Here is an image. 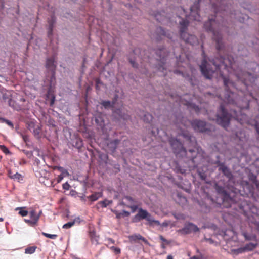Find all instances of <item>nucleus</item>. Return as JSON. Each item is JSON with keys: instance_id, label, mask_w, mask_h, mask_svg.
Here are the masks:
<instances>
[{"instance_id": "69168bd1", "label": "nucleus", "mask_w": 259, "mask_h": 259, "mask_svg": "<svg viewBox=\"0 0 259 259\" xmlns=\"http://www.w3.org/2000/svg\"><path fill=\"white\" fill-rule=\"evenodd\" d=\"M62 187L64 190H68L70 187V186L68 182H66L63 184Z\"/></svg>"}, {"instance_id": "49530a36", "label": "nucleus", "mask_w": 259, "mask_h": 259, "mask_svg": "<svg viewBox=\"0 0 259 259\" xmlns=\"http://www.w3.org/2000/svg\"><path fill=\"white\" fill-rule=\"evenodd\" d=\"M232 252L235 254L236 255H238L239 254H242L245 252H246L244 247H239L236 249H232Z\"/></svg>"}, {"instance_id": "b1692460", "label": "nucleus", "mask_w": 259, "mask_h": 259, "mask_svg": "<svg viewBox=\"0 0 259 259\" xmlns=\"http://www.w3.org/2000/svg\"><path fill=\"white\" fill-rule=\"evenodd\" d=\"M179 18L181 19V21L179 22V34H181L186 32L188 27L189 25V21L185 18H183L180 16Z\"/></svg>"}, {"instance_id": "5fc2aeb1", "label": "nucleus", "mask_w": 259, "mask_h": 259, "mask_svg": "<svg viewBox=\"0 0 259 259\" xmlns=\"http://www.w3.org/2000/svg\"><path fill=\"white\" fill-rule=\"evenodd\" d=\"M52 92V91H50L49 92V95H48V94H47V95L48 98H49L50 96L51 97L50 103L51 106H52L53 105H54L55 101V96L53 94L51 93Z\"/></svg>"}, {"instance_id": "3c124183", "label": "nucleus", "mask_w": 259, "mask_h": 259, "mask_svg": "<svg viewBox=\"0 0 259 259\" xmlns=\"http://www.w3.org/2000/svg\"><path fill=\"white\" fill-rule=\"evenodd\" d=\"M99 158L105 163H107L108 159V156L107 154L104 153H101L99 155Z\"/></svg>"}, {"instance_id": "680f3d73", "label": "nucleus", "mask_w": 259, "mask_h": 259, "mask_svg": "<svg viewBox=\"0 0 259 259\" xmlns=\"http://www.w3.org/2000/svg\"><path fill=\"white\" fill-rule=\"evenodd\" d=\"M118 98H119L118 95L117 94H115L112 101H111V104L114 107L115 104L117 102Z\"/></svg>"}, {"instance_id": "0eeeda50", "label": "nucleus", "mask_w": 259, "mask_h": 259, "mask_svg": "<svg viewBox=\"0 0 259 259\" xmlns=\"http://www.w3.org/2000/svg\"><path fill=\"white\" fill-rule=\"evenodd\" d=\"M214 188L217 193L218 197H220L222 203L230 202L233 201V198L228 189L224 187L215 184Z\"/></svg>"}, {"instance_id": "4468645a", "label": "nucleus", "mask_w": 259, "mask_h": 259, "mask_svg": "<svg viewBox=\"0 0 259 259\" xmlns=\"http://www.w3.org/2000/svg\"><path fill=\"white\" fill-rule=\"evenodd\" d=\"M225 57L221 55H218L215 56L211 60H210V62L215 67V71H220L221 67L223 66L224 68H226L227 65L225 62Z\"/></svg>"}, {"instance_id": "473e14b6", "label": "nucleus", "mask_w": 259, "mask_h": 259, "mask_svg": "<svg viewBox=\"0 0 259 259\" xmlns=\"http://www.w3.org/2000/svg\"><path fill=\"white\" fill-rule=\"evenodd\" d=\"M250 106V101L247 99H243L238 105L241 110H248Z\"/></svg>"}, {"instance_id": "cd10ccee", "label": "nucleus", "mask_w": 259, "mask_h": 259, "mask_svg": "<svg viewBox=\"0 0 259 259\" xmlns=\"http://www.w3.org/2000/svg\"><path fill=\"white\" fill-rule=\"evenodd\" d=\"M181 136L190 143H192L195 140V138L187 130H183L181 132Z\"/></svg>"}, {"instance_id": "052dcab7", "label": "nucleus", "mask_w": 259, "mask_h": 259, "mask_svg": "<svg viewBox=\"0 0 259 259\" xmlns=\"http://www.w3.org/2000/svg\"><path fill=\"white\" fill-rule=\"evenodd\" d=\"M103 82L99 78H97L95 80V88L97 90L100 89L99 85L102 84Z\"/></svg>"}, {"instance_id": "412c9836", "label": "nucleus", "mask_w": 259, "mask_h": 259, "mask_svg": "<svg viewBox=\"0 0 259 259\" xmlns=\"http://www.w3.org/2000/svg\"><path fill=\"white\" fill-rule=\"evenodd\" d=\"M70 144L77 149H80L83 145L82 139L77 135H74L70 139Z\"/></svg>"}, {"instance_id": "338daca9", "label": "nucleus", "mask_w": 259, "mask_h": 259, "mask_svg": "<svg viewBox=\"0 0 259 259\" xmlns=\"http://www.w3.org/2000/svg\"><path fill=\"white\" fill-rule=\"evenodd\" d=\"M204 256L202 253H200L199 255H194L190 258V259H203Z\"/></svg>"}, {"instance_id": "09e8293b", "label": "nucleus", "mask_w": 259, "mask_h": 259, "mask_svg": "<svg viewBox=\"0 0 259 259\" xmlns=\"http://www.w3.org/2000/svg\"><path fill=\"white\" fill-rule=\"evenodd\" d=\"M11 179L14 180V181L16 180L18 182H20V181L23 180V177L20 173L16 172L13 176H11Z\"/></svg>"}, {"instance_id": "4be33fe9", "label": "nucleus", "mask_w": 259, "mask_h": 259, "mask_svg": "<svg viewBox=\"0 0 259 259\" xmlns=\"http://www.w3.org/2000/svg\"><path fill=\"white\" fill-rule=\"evenodd\" d=\"M171 168L177 174H185L187 171L186 167L182 166L178 161H174L171 165Z\"/></svg>"}, {"instance_id": "f03ea898", "label": "nucleus", "mask_w": 259, "mask_h": 259, "mask_svg": "<svg viewBox=\"0 0 259 259\" xmlns=\"http://www.w3.org/2000/svg\"><path fill=\"white\" fill-rule=\"evenodd\" d=\"M168 142L173 153L177 157H186L188 161L195 162L197 152L194 149H190L187 151L183 143L176 137H171L169 138Z\"/></svg>"}, {"instance_id": "8fccbe9b", "label": "nucleus", "mask_w": 259, "mask_h": 259, "mask_svg": "<svg viewBox=\"0 0 259 259\" xmlns=\"http://www.w3.org/2000/svg\"><path fill=\"white\" fill-rule=\"evenodd\" d=\"M24 221L25 223L29 224L31 226H33L37 223L38 218H36V219H34L33 220L32 219H24Z\"/></svg>"}, {"instance_id": "6ab92c4d", "label": "nucleus", "mask_w": 259, "mask_h": 259, "mask_svg": "<svg viewBox=\"0 0 259 259\" xmlns=\"http://www.w3.org/2000/svg\"><path fill=\"white\" fill-rule=\"evenodd\" d=\"M56 72H50L48 76L47 75V73H46V76L48 78L49 80V87L48 88V95H49V92L54 91L55 88L56 84Z\"/></svg>"}, {"instance_id": "a211bd4d", "label": "nucleus", "mask_w": 259, "mask_h": 259, "mask_svg": "<svg viewBox=\"0 0 259 259\" xmlns=\"http://www.w3.org/2000/svg\"><path fill=\"white\" fill-rule=\"evenodd\" d=\"M207 64V61L204 60L200 66V69L202 75L206 79H210L212 78V74L214 72V71L208 67Z\"/></svg>"}, {"instance_id": "bb28decb", "label": "nucleus", "mask_w": 259, "mask_h": 259, "mask_svg": "<svg viewBox=\"0 0 259 259\" xmlns=\"http://www.w3.org/2000/svg\"><path fill=\"white\" fill-rule=\"evenodd\" d=\"M223 84L225 87V90L230 89V87L236 88V84L234 82L231 80L228 77L221 75Z\"/></svg>"}, {"instance_id": "c9c22d12", "label": "nucleus", "mask_w": 259, "mask_h": 259, "mask_svg": "<svg viewBox=\"0 0 259 259\" xmlns=\"http://www.w3.org/2000/svg\"><path fill=\"white\" fill-rule=\"evenodd\" d=\"M2 98L5 102H8L9 104L10 101H12V95L9 92H2Z\"/></svg>"}, {"instance_id": "de8ad7c7", "label": "nucleus", "mask_w": 259, "mask_h": 259, "mask_svg": "<svg viewBox=\"0 0 259 259\" xmlns=\"http://www.w3.org/2000/svg\"><path fill=\"white\" fill-rule=\"evenodd\" d=\"M243 236L246 240L250 241V240H257L256 236L255 235H249L246 233H243Z\"/></svg>"}, {"instance_id": "ea45409f", "label": "nucleus", "mask_w": 259, "mask_h": 259, "mask_svg": "<svg viewBox=\"0 0 259 259\" xmlns=\"http://www.w3.org/2000/svg\"><path fill=\"white\" fill-rule=\"evenodd\" d=\"M142 119L144 122L150 123L153 119V116L149 113L145 112L142 117Z\"/></svg>"}, {"instance_id": "393cba45", "label": "nucleus", "mask_w": 259, "mask_h": 259, "mask_svg": "<svg viewBox=\"0 0 259 259\" xmlns=\"http://www.w3.org/2000/svg\"><path fill=\"white\" fill-rule=\"evenodd\" d=\"M186 106L190 112L194 111L197 115L200 112V107L195 103L191 101H187Z\"/></svg>"}, {"instance_id": "ddd939ff", "label": "nucleus", "mask_w": 259, "mask_h": 259, "mask_svg": "<svg viewBox=\"0 0 259 259\" xmlns=\"http://www.w3.org/2000/svg\"><path fill=\"white\" fill-rule=\"evenodd\" d=\"M57 66V63L54 55L46 58L45 67L48 76L50 72H56Z\"/></svg>"}, {"instance_id": "7c9ffc66", "label": "nucleus", "mask_w": 259, "mask_h": 259, "mask_svg": "<svg viewBox=\"0 0 259 259\" xmlns=\"http://www.w3.org/2000/svg\"><path fill=\"white\" fill-rule=\"evenodd\" d=\"M127 59L128 62L131 64L132 67L135 69H138L139 65L136 62V58L135 56H133L131 53L127 55Z\"/></svg>"}, {"instance_id": "f704fd0d", "label": "nucleus", "mask_w": 259, "mask_h": 259, "mask_svg": "<svg viewBox=\"0 0 259 259\" xmlns=\"http://www.w3.org/2000/svg\"><path fill=\"white\" fill-rule=\"evenodd\" d=\"M257 245L258 244L257 243H254L249 242L246 244L243 247L246 252L253 251L255 248L257 247Z\"/></svg>"}, {"instance_id": "864d4df0", "label": "nucleus", "mask_w": 259, "mask_h": 259, "mask_svg": "<svg viewBox=\"0 0 259 259\" xmlns=\"http://www.w3.org/2000/svg\"><path fill=\"white\" fill-rule=\"evenodd\" d=\"M30 217L31 219H32L33 220L36 218H38V220L39 219V214H36L35 211L34 210H31L29 212Z\"/></svg>"}, {"instance_id": "bf43d9fd", "label": "nucleus", "mask_w": 259, "mask_h": 259, "mask_svg": "<svg viewBox=\"0 0 259 259\" xmlns=\"http://www.w3.org/2000/svg\"><path fill=\"white\" fill-rule=\"evenodd\" d=\"M110 249L112 250L116 254H119L121 253V249L118 247L112 246L110 247Z\"/></svg>"}, {"instance_id": "e2e57ef3", "label": "nucleus", "mask_w": 259, "mask_h": 259, "mask_svg": "<svg viewBox=\"0 0 259 259\" xmlns=\"http://www.w3.org/2000/svg\"><path fill=\"white\" fill-rule=\"evenodd\" d=\"M22 151L29 158H30L33 156V152L32 151L23 150Z\"/></svg>"}, {"instance_id": "f3484780", "label": "nucleus", "mask_w": 259, "mask_h": 259, "mask_svg": "<svg viewBox=\"0 0 259 259\" xmlns=\"http://www.w3.org/2000/svg\"><path fill=\"white\" fill-rule=\"evenodd\" d=\"M220 165L218 170L223 174V175L229 180L231 181L233 179V175L230 169L225 165L224 162L218 161L217 162Z\"/></svg>"}, {"instance_id": "a19ab883", "label": "nucleus", "mask_w": 259, "mask_h": 259, "mask_svg": "<svg viewBox=\"0 0 259 259\" xmlns=\"http://www.w3.org/2000/svg\"><path fill=\"white\" fill-rule=\"evenodd\" d=\"M100 104L104 107L105 109H108L110 108L114 109V107L112 105L111 101L109 100H102Z\"/></svg>"}, {"instance_id": "c03bdc74", "label": "nucleus", "mask_w": 259, "mask_h": 259, "mask_svg": "<svg viewBox=\"0 0 259 259\" xmlns=\"http://www.w3.org/2000/svg\"><path fill=\"white\" fill-rule=\"evenodd\" d=\"M54 169L58 170L61 172L60 175H64L65 176H68L69 175L68 171L63 167L60 166H56L54 167Z\"/></svg>"}, {"instance_id": "774afa93", "label": "nucleus", "mask_w": 259, "mask_h": 259, "mask_svg": "<svg viewBox=\"0 0 259 259\" xmlns=\"http://www.w3.org/2000/svg\"><path fill=\"white\" fill-rule=\"evenodd\" d=\"M254 126L257 133L259 135V122L255 121Z\"/></svg>"}, {"instance_id": "7ed1b4c3", "label": "nucleus", "mask_w": 259, "mask_h": 259, "mask_svg": "<svg viewBox=\"0 0 259 259\" xmlns=\"http://www.w3.org/2000/svg\"><path fill=\"white\" fill-rule=\"evenodd\" d=\"M132 209V212H134L138 209L137 213L132 219L133 223H138L142 220H145L147 221L146 225L150 226H153L154 224L159 226L160 222L158 220H155L152 215L146 209L142 208H138L136 205H134L130 206Z\"/></svg>"}, {"instance_id": "58836bf2", "label": "nucleus", "mask_w": 259, "mask_h": 259, "mask_svg": "<svg viewBox=\"0 0 259 259\" xmlns=\"http://www.w3.org/2000/svg\"><path fill=\"white\" fill-rule=\"evenodd\" d=\"M15 210H19L18 213L22 217L27 216L29 213L26 207H18L15 208Z\"/></svg>"}, {"instance_id": "e433bc0d", "label": "nucleus", "mask_w": 259, "mask_h": 259, "mask_svg": "<svg viewBox=\"0 0 259 259\" xmlns=\"http://www.w3.org/2000/svg\"><path fill=\"white\" fill-rule=\"evenodd\" d=\"M102 196V192H95L92 195L89 196L88 198L91 201H95L97 200L100 197Z\"/></svg>"}, {"instance_id": "39448f33", "label": "nucleus", "mask_w": 259, "mask_h": 259, "mask_svg": "<svg viewBox=\"0 0 259 259\" xmlns=\"http://www.w3.org/2000/svg\"><path fill=\"white\" fill-rule=\"evenodd\" d=\"M190 124L194 131L197 133L205 134L211 135L212 130L210 126L207 125V122L200 119H194L190 121Z\"/></svg>"}, {"instance_id": "4c0bfd02", "label": "nucleus", "mask_w": 259, "mask_h": 259, "mask_svg": "<svg viewBox=\"0 0 259 259\" xmlns=\"http://www.w3.org/2000/svg\"><path fill=\"white\" fill-rule=\"evenodd\" d=\"M165 61H159L160 62L156 64L155 68L157 71L164 73V71L166 70L165 67Z\"/></svg>"}, {"instance_id": "603ef678", "label": "nucleus", "mask_w": 259, "mask_h": 259, "mask_svg": "<svg viewBox=\"0 0 259 259\" xmlns=\"http://www.w3.org/2000/svg\"><path fill=\"white\" fill-rule=\"evenodd\" d=\"M0 120L2 121L3 122L6 123L8 125H9L12 128H14V124L11 121L7 119H6L5 118H3V117L0 118Z\"/></svg>"}, {"instance_id": "c756f323", "label": "nucleus", "mask_w": 259, "mask_h": 259, "mask_svg": "<svg viewBox=\"0 0 259 259\" xmlns=\"http://www.w3.org/2000/svg\"><path fill=\"white\" fill-rule=\"evenodd\" d=\"M9 105L16 111H20L23 109L22 104L13 99L10 101Z\"/></svg>"}, {"instance_id": "37998d69", "label": "nucleus", "mask_w": 259, "mask_h": 259, "mask_svg": "<svg viewBox=\"0 0 259 259\" xmlns=\"http://www.w3.org/2000/svg\"><path fill=\"white\" fill-rule=\"evenodd\" d=\"M112 203V200H108L105 199L103 201H100L98 202V205H100L101 207L102 208H106L109 205L111 204Z\"/></svg>"}, {"instance_id": "6e6552de", "label": "nucleus", "mask_w": 259, "mask_h": 259, "mask_svg": "<svg viewBox=\"0 0 259 259\" xmlns=\"http://www.w3.org/2000/svg\"><path fill=\"white\" fill-rule=\"evenodd\" d=\"M95 122L97 130L104 134L107 132L106 125L107 124L106 116L103 113L99 112L94 115Z\"/></svg>"}, {"instance_id": "c85d7f7f", "label": "nucleus", "mask_w": 259, "mask_h": 259, "mask_svg": "<svg viewBox=\"0 0 259 259\" xmlns=\"http://www.w3.org/2000/svg\"><path fill=\"white\" fill-rule=\"evenodd\" d=\"M236 210L240 213L246 214L247 213L248 205L245 202L238 203L237 204Z\"/></svg>"}, {"instance_id": "4d7b16f0", "label": "nucleus", "mask_w": 259, "mask_h": 259, "mask_svg": "<svg viewBox=\"0 0 259 259\" xmlns=\"http://www.w3.org/2000/svg\"><path fill=\"white\" fill-rule=\"evenodd\" d=\"M75 224V221L68 222L63 225L62 228L64 229H69L73 226Z\"/></svg>"}, {"instance_id": "aec40b11", "label": "nucleus", "mask_w": 259, "mask_h": 259, "mask_svg": "<svg viewBox=\"0 0 259 259\" xmlns=\"http://www.w3.org/2000/svg\"><path fill=\"white\" fill-rule=\"evenodd\" d=\"M165 48L164 46H161L155 49V55L157 60L159 61H166V55L165 53Z\"/></svg>"}, {"instance_id": "1a4fd4ad", "label": "nucleus", "mask_w": 259, "mask_h": 259, "mask_svg": "<svg viewBox=\"0 0 259 259\" xmlns=\"http://www.w3.org/2000/svg\"><path fill=\"white\" fill-rule=\"evenodd\" d=\"M201 0H195L190 8V14L186 15V17H191L194 21H199L200 16V2Z\"/></svg>"}, {"instance_id": "2eb2a0df", "label": "nucleus", "mask_w": 259, "mask_h": 259, "mask_svg": "<svg viewBox=\"0 0 259 259\" xmlns=\"http://www.w3.org/2000/svg\"><path fill=\"white\" fill-rule=\"evenodd\" d=\"M56 17L55 14H52L49 18L48 19V26L47 28V36L51 41L53 40V31L56 23Z\"/></svg>"}, {"instance_id": "a878e982", "label": "nucleus", "mask_w": 259, "mask_h": 259, "mask_svg": "<svg viewBox=\"0 0 259 259\" xmlns=\"http://www.w3.org/2000/svg\"><path fill=\"white\" fill-rule=\"evenodd\" d=\"M235 96V93L233 92H232L230 89H227L226 90L225 98L228 103L231 104H236L235 100L234 99Z\"/></svg>"}, {"instance_id": "72a5a7b5", "label": "nucleus", "mask_w": 259, "mask_h": 259, "mask_svg": "<svg viewBox=\"0 0 259 259\" xmlns=\"http://www.w3.org/2000/svg\"><path fill=\"white\" fill-rule=\"evenodd\" d=\"M113 212L116 215L117 219L128 217L130 215V212L125 210H122L121 212H119L117 210H114Z\"/></svg>"}, {"instance_id": "2f4dec72", "label": "nucleus", "mask_w": 259, "mask_h": 259, "mask_svg": "<svg viewBox=\"0 0 259 259\" xmlns=\"http://www.w3.org/2000/svg\"><path fill=\"white\" fill-rule=\"evenodd\" d=\"M164 12H160L159 11H156L153 12V15L155 19L158 22H162L165 20V16L164 15Z\"/></svg>"}, {"instance_id": "9b49d317", "label": "nucleus", "mask_w": 259, "mask_h": 259, "mask_svg": "<svg viewBox=\"0 0 259 259\" xmlns=\"http://www.w3.org/2000/svg\"><path fill=\"white\" fill-rule=\"evenodd\" d=\"M199 228L193 223L186 222L182 228L179 229L178 232L184 235H188L199 232Z\"/></svg>"}, {"instance_id": "5701e85b", "label": "nucleus", "mask_w": 259, "mask_h": 259, "mask_svg": "<svg viewBox=\"0 0 259 259\" xmlns=\"http://www.w3.org/2000/svg\"><path fill=\"white\" fill-rule=\"evenodd\" d=\"M128 239L131 243L136 242L138 240L142 241L145 244L149 245L148 241L140 234H134L128 236Z\"/></svg>"}, {"instance_id": "13d9d810", "label": "nucleus", "mask_w": 259, "mask_h": 259, "mask_svg": "<svg viewBox=\"0 0 259 259\" xmlns=\"http://www.w3.org/2000/svg\"><path fill=\"white\" fill-rule=\"evenodd\" d=\"M42 234L45 237L52 239H55L57 237V235L56 234H50L45 232H42Z\"/></svg>"}, {"instance_id": "f8f14e48", "label": "nucleus", "mask_w": 259, "mask_h": 259, "mask_svg": "<svg viewBox=\"0 0 259 259\" xmlns=\"http://www.w3.org/2000/svg\"><path fill=\"white\" fill-rule=\"evenodd\" d=\"M104 142L106 150L111 154H113L116 151L120 140L118 139H112L108 137L105 139Z\"/></svg>"}, {"instance_id": "20e7f679", "label": "nucleus", "mask_w": 259, "mask_h": 259, "mask_svg": "<svg viewBox=\"0 0 259 259\" xmlns=\"http://www.w3.org/2000/svg\"><path fill=\"white\" fill-rule=\"evenodd\" d=\"M216 123L224 128L226 129L230 125L232 115L223 105H221L215 115Z\"/></svg>"}, {"instance_id": "9d476101", "label": "nucleus", "mask_w": 259, "mask_h": 259, "mask_svg": "<svg viewBox=\"0 0 259 259\" xmlns=\"http://www.w3.org/2000/svg\"><path fill=\"white\" fill-rule=\"evenodd\" d=\"M112 118L113 121L119 122L127 120L130 118V116L125 112L121 107H117L112 109Z\"/></svg>"}, {"instance_id": "a18cd8bd", "label": "nucleus", "mask_w": 259, "mask_h": 259, "mask_svg": "<svg viewBox=\"0 0 259 259\" xmlns=\"http://www.w3.org/2000/svg\"><path fill=\"white\" fill-rule=\"evenodd\" d=\"M36 248H37V247L36 246H32L27 247L25 249V253L28 254H32L35 251Z\"/></svg>"}, {"instance_id": "0e129e2a", "label": "nucleus", "mask_w": 259, "mask_h": 259, "mask_svg": "<svg viewBox=\"0 0 259 259\" xmlns=\"http://www.w3.org/2000/svg\"><path fill=\"white\" fill-rule=\"evenodd\" d=\"M140 53V49L139 48L135 47L133 48L132 52L130 53L131 54H133L135 55H137Z\"/></svg>"}, {"instance_id": "6e6d98bb", "label": "nucleus", "mask_w": 259, "mask_h": 259, "mask_svg": "<svg viewBox=\"0 0 259 259\" xmlns=\"http://www.w3.org/2000/svg\"><path fill=\"white\" fill-rule=\"evenodd\" d=\"M0 149L5 154L7 155L11 154L9 149L4 145H0Z\"/></svg>"}, {"instance_id": "423d86ee", "label": "nucleus", "mask_w": 259, "mask_h": 259, "mask_svg": "<svg viewBox=\"0 0 259 259\" xmlns=\"http://www.w3.org/2000/svg\"><path fill=\"white\" fill-rule=\"evenodd\" d=\"M165 37L171 39L172 35L169 30L161 26L156 27L154 31L151 33V38L156 42H161Z\"/></svg>"}, {"instance_id": "dca6fc26", "label": "nucleus", "mask_w": 259, "mask_h": 259, "mask_svg": "<svg viewBox=\"0 0 259 259\" xmlns=\"http://www.w3.org/2000/svg\"><path fill=\"white\" fill-rule=\"evenodd\" d=\"M181 39L186 44H188L192 46H194L198 43V40L197 37L193 34H190L185 32L180 34Z\"/></svg>"}, {"instance_id": "79ce46f5", "label": "nucleus", "mask_w": 259, "mask_h": 259, "mask_svg": "<svg viewBox=\"0 0 259 259\" xmlns=\"http://www.w3.org/2000/svg\"><path fill=\"white\" fill-rule=\"evenodd\" d=\"M150 130H151V135L153 136L156 137L159 135L160 129L157 126L153 124L151 125Z\"/></svg>"}, {"instance_id": "f257e3e1", "label": "nucleus", "mask_w": 259, "mask_h": 259, "mask_svg": "<svg viewBox=\"0 0 259 259\" xmlns=\"http://www.w3.org/2000/svg\"><path fill=\"white\" fill-rule=\"evenodd\" d=\"M221 24L220 20L218 19L217 12L214 15L209 16L207 21L203 23V28L207 33L212 34V38L216 44V49L218 52L222 51L225 48L222 33L215 29Z\"/></svg>"}]
</instances>
